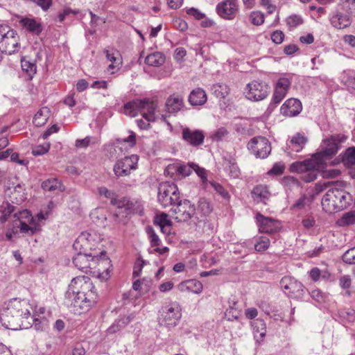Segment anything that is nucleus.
Listing matches in <instances>:
<instances>
[{"instance_id":"ea45409f","label":"nucleus","mask_w":355,"mask_h":355,"mask_svg":"<svg viewBox=\"0 0 355 355\" xmlns=\"http://www.w3.org/2000/svg\"><path fill=\"white\" fill-rule=\"evenodd\" d=\"M176 171L179 174L183 176L189 175L192 171H194L196 174L200 176V167L198 165L193 163H189L187 165H180L177 166Z\"/></svg>"},{"instance_id":"f3484780","label":"nucleus","mask_w":355,"mask_h":355,"mask_svg":"<svg viewBox=\"0 0 355 355\" xmlns=\"http://www.w3.org/2000/svg\"><path fill=\"white\" fill-rule=\"evenodd\" d=\"M200 176L201 187H203L205 189H208L209 191L214 189L217 193H218L222 198L225 199H228L230 198L228 191L225 188L223 187V185L216 181L209 180L207 179V172L202 168H201Z\"/></svg>"},{"instance_id":"13d9d810","label":"nucleus","mask_w":355,"mask_h":355,"mask_svg":"<svg viewBox=\"0 0 355 355\" xmlns=\"http://www.w3.org/2000/svg\"><path fill=\"white\" fill-rule=\"evenodd\" d=\"M302 225L306 229H310L315 225V217L313 215H307L302 220Z\"/></svg>"},{"instance_id":"6ab92c4d","label":"nucleus","mask_w":355,"mask_h":355,"mask_svg":"<svg viewBox=\"0 0 355 355\" xmlns=\"http://www.w3.org/2000/svg\"><path fill=\"white\" fill-rule=\"evenodd\" d=\"M142 105L141 107V115L148 121H155L157 119L155 112L157 107V105L155 102L144 98L141 100Z\"/></svg>"},{"instance_id":"ddd939ff","label":"nucleus","mask_w":355,"mask_h":355,"mask_svg":"<svg viewBox=\"0 0 355 355\" xmlns=\"http://www.w3.org/2000/svg\"><path fill=\"white\" fill-rule=\"evenodd\" d=\"M217 14L223 19H233L239 10L238 0H226L219 3L216 6Z\"/></svg>"},{"instance_id":"a18cd8bd","label":"nucleus","mask_w":355,"mask_h":355,"mask_svg":"<svg viewBox=\"0 0 355 355\" xmlns=\"http://www.w3.org/2000/svg\"><path fill=\"white\" fill-rule=\"evenodd\" d=\"M62 184L56 178L48 179L42 184V187L44 191H54L61 190Z\"/></svg>"},{"instance_id":"1a4fd4ad","label":"nucleus","mask_w":355,"mask_h":355,"mask_svg":"<svg viewBox=\"0 0 355 355\" xmlns=\"http://www.w3.org/2000/svg\"><path fill=\"white\" fill-rule=\"evenodd\" d=\"M248 148L258 158L267 157L271 150L269 141L263 137L251 139L248 144Z\"/></svg>"},{"instance_id":"c03bdc74","label":"nucleus","mask_w":355,"mask_h":355,"mask_svg":"<svg viewBox=\"0 0 355 355\" xmlns=\"http://www.w3.org/2000/svg\"><path fill=\"white\" fill-rule=\"evenodd\" d=\"M15 211V207L8 202H3L0 205V221L4 223L11 213Z\"/></svg>"},{"instance_id":"7c9ffc66","label":"nucleus","mask_w":355,"mask_h":355,"mask_svg":"<svg viewBox=\"0 0 355 355\" xmlns=\"http://www.w3.org/2000/svg\"><path fill=\"white\" fill-rule=\"evenodd\" d=\"M51 114V111L47 107H43L35 114L33 123L35 126L41 127L46 124Z\"/></svg>"},{"instance_id":"338daca9","label":"nucleus","mask_w":355,"mask_h":355,"mask_svg":"<svg viewBox=\"0 0 355 355\" xmlns=\"http://www.w3.org/2000/svg\"><path fill=\"white\" fill-rule=\"evenodd\" d=\"M340 286L343 288H349L351 286L352 280L349 276L344 275L340 278Z\"/></svg>"},{"instance_id":"4c0bfd02","label":"nucleus","mask_w":355,"mask_h":355,"mask_svg":"<svg viewBox=\"0 0 355 355\" xmlns=\"http://www.w3.org/2000/svg\"><path fill=\"white\" fill-rule=\"evenodd\" d=\"M252 196L254 200H259L266 203V200L270 197V192L268 188L263 185L256 186L252 192Z\"/></svg>"},{"instance_id":"a19ab883","label":"nucleus","mask_w":355,"mask_h":355,"mask_svg":"<svg viewBox=\"0 0 355 355\" xmlns=\"http://www.w3.org/2000/svg\"><path fill=\"white\" fill-rule=\"evenodd\" d=\"M336 224L340 227H345L355 224V210L350 211L339 218L336 221Z\"/></svg>"},{"instance_id":"72a5a7b5","label":"nucleus","mask_w":355,"mask_h":355,"mask_svg":"<svg viewBox=\"0 0 355 355\" xmlns=\"http://www.w3.org/2000/svg\"><path fill=\"white\" fill-rule=\"evenodd\" d=\"M331 24L336 28H345L351 24L349 16L347 15L336 14L331 19Z\"/></svg>"},{"instance_id":"412c9836","label":"nucleus","mask_w":355,"mask_h":355,"mask_svg":"<svg viewBox=\"0 0 355 355\" xmlns=\"http://www.w3.org/2000/svg\"><path fill=\"white\" fill-rule=\"evenodd\" d=\"M15 220L24 223L25 225L28 227L29 226L34 227V233L37 229V223L36 219L34 218L31 212L27 209L19 211L14 214Z\"/></svg>"},{"instance_id":"2eb2a0df","label":"nucleus","mask_w":355,"mask_h":355,"mask_svg":"<svg viewBox=\"0 0 355 355\" xmlns=\"http://www.w3.org/2000/svg\"><path fill=\"white\" fill-rule=\"evenodd\" d=\"M19 49V36L16 31L8 33L6 38H0V51L2 53L11 55L17 52Z\"/></svg>"},{"instance_id":"3c124183","label":"nucleus","mask_w":355,"mask_h":355,"mask_svg":"<svg viewBox=\"0 0 355 355\" xmlns=\"http://www.w3.org/2000/svg\"><path fill=\"white\" fill-rule=\"evenodd\" d=\"M303 21L302 17L297 15H291L286 19V24L291 28H296L301 25Z\"/></svg>"},{"instance_id":"9b49d317","label":"nucleus","mask_w":355,"mask_h":355,"mask_svg":"<svg viewBox=\"0 0 355 355\" xmlns=\"http://www.w3.org/2000/svg\"><path fill=\"white\" fill-rule=\"evenodd\" d=\"M105 254V251L101 252V257L80 252L73 257V263L78 269L87 271V269L94 268L96 263H103L104 261L103 257Z\"/></svg>"},{"instance_id":"e433bc0d","label":"nucleus","mask_w":355,"mask_h":355,"mask_svg":"<svg viewBox=\"0 0 355 355\" xmlns=\"http://www.w3.org/2000/svg\"><path fill=\"white\" fill-rule=\"evenodd\" d=\"M165 62V56L160 52H154L148 55L145 58V63L153 67H159Z\"/></svg>"},{"instance_id":"f704fd0d","label":"nucleus","mask_w":355,"mask_h":355,"mask_svg":"<svg viewBox=\"0 0 355 355\" xmlns=\"http://www.w3.org/2000/svg\"><path fill=\"white\" fill-rule=\"evenodd\" d=\"M281 284L285 291H288V294H293L302 289V285L300 282L290 278H283Z\"/></svg>"},{"instance_id":"bf43d9fd","label":"nucleus","mask_w":355,"mask_h":355,"mask_svg":"<svg viewBox=\"0 0 355 355\" xmlns=\"http://www.w3.org/2000/svg\"><path fill=\"white\" fill-rule=\"evenodd\" d=\"M260 4L268 14H272L276 10V6L272 3L271 0H260Z\"/></svg>"},{"instance_id":"e2e57ef3","label":"nucleus","mask_w":355,"mask_h":355,"mask_svg":"<svg viewBox=\"0 0 355 355\" xmlns=\"http://www.w3.org/2000/svg\"><path fill=\"white\" fill-rule=\"evenodd\" d=\"M284 34L282 31H275L271 34V40L275 44H281L284 41Z\"/></svg>"},{"instance_id":"7ed1b4c3","label":"nucleus","mask_w":355,"mask_h":355,"mask_svg":"<svg viewBox=\"0 0 355 355\" xmlns=\"http://www.w3.org/2000/svg\"><path fill=\"white\" fill-rule=\"evenodd\" d=\"M31 304L26 300L13 298L5 303V306L1 313V321L3 325L8 329L18 330L28 329V324H24V320L31 319Z\"/></svg>"},{"instance_id":"4d7b16f0","label":"nucleus","mask_w":355,"mask_h":355,"mask_svg":"<svg viewBox=\"0 0 355 355\" xmlns=\"http://www.w3.org/2000/svg\"><path fill=\"white\" fill-rule=\"evenodd\" d=\"M49 148H50L49 144L39 145L33 148L32 153L35 156L42 155L45 154L46 153H47L49 151Z\"/></svg>"},{"instance_id":"5fc2aeb1","label":"nucleus","mask_w":355,"mask_h":355,"mask_svg":"<svg viewBox=\"0 0 355 355\" xmlns=\"http://www.w3.org/2000/svg\"><path fill=\"white\" fill-rule=\"evenodd\" d=\"M285 170V164L282 162L275 163L272 168L268 171L269 175H280Z\"/></svg>"},{"instance_id":"b1692460","label":"nucleus","mask_w":355,"mask_h":355,"mask_svg":"<svg viewBox=\"0 0 355 355\" xmlns=\"http://www.w3.org/2000/svg\"><path fill=\"white\" fill-rule=\"evenodd\" d=\"M19 24L27 31L39 35L42 31V25L33 18L24 17L19 21Z\"/></svg>"},{"instance_id":"49530a36","label":"nucleus","mask_w":355,"mask_h":355,"mask_svg":"<svg viewBox=\"0 0 355 355\" xmlns=\"http://www.w3.org/2000/svg\"><path fill=\"white\" fill-rule=\"evenodd\" d=\"M94 235L90 232H83L76 240L73 246L75 248H78V246L85 245L87 247V244H89L94 241Z\"/></svg>"},{"instance_id":"5701e85b","label":"nucleus","mask_w":355,"mask_h":355,"mask_svg":"<svg viewBox=\"0 0 355 355\" xmlns=\"http://www.w3.org/2000/svg\"><path fill=\"white\" fill-rule=\"evenodd\" d=\"M105 52L106 53L107 60L111 62V64L107 67V71L111 74H113L121 68L122 64L121 58L117 51L110 52V51L106 50Z\"/></svg>"},{"instance_id":"4468645a","label":"nucleus","mask_w":355,"mask_h":355,"mask_svg":"<svg viewBox=\"0 0 355 355\" xmlns=\"http://www.w3.org/2000/svg\"><path fill=\"white\" fill-rule=\"evenodd\" d=\"M343 163V165L350 168V174L353 178H355V147H349L339 156L332 161V165H336Z\"/></svg>"},{"instance_id":"a878e982","label":"nucleus","mask_w":355,"mask_h":355,"mask_svg":"<svg viewBox=\"0 0 355 355\" xmlns=\"http://www.w3.org/2000/svg\"><path fill=\"white\" fill-rule=\"evenodd\" d=\"M183 104V98L173 94L166 100V108L169 113H176L182 109Z\"/></svg>"},{"instance_id":"8fccbe9b","label":"nucleus","mask_w":355,"mask_h":355,"mask_svg":"<svg viewBox=\"0 0 355 355\" xmlns=\"http://www.w3.org/2000/svg\"><path fill=\"white\" fill-rule=\"evenodd\" d=\"M250 22L256 26H260L264 22V15L259 11L252 12L250 15Z\"/></svg>"},{"instance_id":"aec40b11","label":"nucleus","mask_w":355,"mask_h":355,"mask_svg":"<svg viewBox=\"0 0 355 355\" xmlns=\"http://www.w3.org/2000/svg\"><path fill=\"white\" fill-rule=\"evenodd\" d=\"M6 195L12 203L20 204L26 199L24 189L19 184L13 187H8L6 190Z\"/></svg>"},{"instance_id":"79ce46f5","label":"nucleus","mask_w":355,"mask_h":355,"mask_svg":"<svg viewBox=\"0 0 355 355\" xmlns=\"http://www.w3.org/2000/svg\"><path fill=\"white\" fill-rule=\"evenodd\" d=\"M122 202H124L123 207H126L127 209H129L130 211L135 214H137L140 216L144 214V207L142 205L137 201L128 200L126 199H123Z\"/></svg>"},{"instance_id":"052dcab7","label":"nucleus","mask_w":355,"mask_h":355,"mask_svg":"<svg viewBox=\"0 0 355 355\" xmlns=\"http://www.w3.org/2000/svg\"><path fill=\"white\" fill-rule=\"evenodd\" d=\"M77 13V11L73 10L69 8H67L58 14V18L60 22H62L70 15H76Z\"/></svg>"},{"instance_id":"c9c22d12","label":"nucleus","mask_w":355,"mask_h":355,"mask_svg":"<svg viewBox=\"0 0 355 355\" xmlns=\"http://www.w3.org/2000/svg\"><path fill=\"white\" fill-rule=\"evenodd\" d=\"M307 139L300 133L294 135L290 141L289 148L291 150L298 153L304 148Z\"/></svg>"},{"instance_id":"2f4dec72","label":"nucleus","mask_w":355,"mask_h":355,"mask_svg":"<svg viewBox=\"0 0 355 355\" xmlns=\"http://www.w3.org/2000/svg\"><path fill=\"white\" fill-rule=\"evenodd\" d=\"M178 287L182 292H189L196 294L200 293V282L195 279L182 282L179 284Z\"/></svg>"},{"instance_id":"f257e3e1","label":"nucleus","mask_w":355,"mask_h":355,"mask_svg":"<svg viewBox=\"0 0 355 355\" xmlns=\"http://www.w3.org/2000/svg\"><path fill=\"white\" fill-rule=\"evenodd\" d=\"M347 137L343 134H336L324 139L321 145V150L313 155L311 158L303 162H296L290 166V171L297 173L300 178L306 182L314 181L318 172L326 166V160L331 159L337 154L340 146L344 143Z\"/></svg>"},{"instance_id":"864d4df0","label":"nucleus","mask_w":355,"mask_h":355,"mask_svg":"<svg viewBox=\"0 0 355 355\" xmlns=\"http://www.w3.org/2000/svg\"><path fill=\"white\" fill-rule=\"evenodd\" d=\"M344 262L349 264L355 263V247L348 250L343 255Z\"/></svg>"},{"instance_id":"473e14b6","label":"nucleus","mask_w":355,"mask_h":355,"mask_svg":"<svg viewBox=\"0 0 355 355\" xmlns=\"http://www.w3.org/2000/svg\"><path fill=\"white\" fill-rule=\"evenodd\" d=\"M182 138L193 146H198L200 144V131H192L189 128H184L182 131Z\"/></svg>"},{"instance_id":"393cba45","label":"nucleus","mask_w":355,"mask_h":355,"mask_svg":"<svg viewBox=\"0 0 355 355\" xmlns=\"http://www.w3.org/2000/svg\"><path fill=\"white\" fill-rule=\"evenodd\" d=\"M254 337L257 342L263 341L266 334V325L265 322L260 319H256L252 322Z\"/></svg>"},{"instance_id":"c85d7f7f","label":"nucleus","mask_w":355,"mask_h":355,"mask_svg":"<svg viewBox=\"0 0 355 355\" xmlns=\"http://www.w3.org/2000/svg\"><path fill=\"white\" fill-rule=\"evenodd\" d=\"M21 67L29 79H32L37 71V66L33 60L24 56L21 58Z\"/></svg>"},{"instance_id":"6e6d98bb","label":"nucleus","mask_w":355,"mask_h":355,"mask_svg":"<svg viewBox=\"0 0 355 355\" xmlns=\"http://www.w3.org/2000/svg\"><path fill=\"white\" fill-rule=\"evenodd\" d=\"M189 102L192 105H200V89H193L189 96Z\"/></svg>"},{"instance_id":"a211bd4d","label":"nucleus","mask_w":355,"mask_h":355,"mask_svg":"<svg viewBox=\"0 0 355 355\" xmlns=\"http://www.w3.org/2000/svg\"><path fill=\"white\" fill-rule=\"evenodd\" d=\"M280 110L284 116H295L302 110L301 102L296 98H289L282 105Z\"/></svg>"},{"instance_id":"6e6552de","label":"nucleus","mask_w":355,"mask_h":355,"mask_svg":"<svg viewBox=\"0 0 355 355\" xmlns=\"http://www.w3.org/2000/svg\"><path fill=\"white\" fill-rule=\"evenodd\" d=\"M344 196L341 191L338 189H329L322 199L323 209L328 213L335 212L343 206L340 205L341 198Z\"/></svg>"},{"instance_id":"f03ea898","label":"nucleus","mask_w":355,"mask_h":355,"mask_svg":"<svg viewBox=\"0 0 355 355\" xmlns=\"http://www.w3.org/2000/svg\"><path fill=\"white\" fill-rule=\"evenodd\" d=\"M98 299L95 286L89 277L73 278L64 294V304L75 314L80 315L89 310Z\"/></svg>"},{"instance_id":"f8f14e48","label":"nucleus","mask_w":355,"mask_h":355,"mask_svg":"<svg viewBox=\"0 0 355 355\" xmlns=\"http://www.w3.org/2000/svg\"><path fill=\"white\" fill-rule=\"evenodd\" d=\"M255 218L259 232L270 234L278 232L282 228L281 222L272 218L260 213H257Z\"/></svg>"},{"instance_id":"58836bf2","label":"nucleus","mask_w":355,"mask_h":355,"mask_svg":"<svg viewBox=\"0 0 355 355\" xmlns=\"http://www.w3.org/2000/svg\"><path fill=\"white\" fill-rule=\"evenodd\" d=\"M28 227L25 225L24 223L20 221L13 220L12 224L9 225V227L13 230L14 233H15L17 236L19 233L28 234H34V227L29 226Z\"/></svg>"},{"instance_id":"4be33fe9","label":"nucleus","mask_w":355,"mask_h":355,"mask_svg":"<svg viewBox=\"0 0 355 355\" xmlns=\"http://www.w3.org/2000/svg\"><path fill=\"white\" fill-rule=\"evenodd\" d=\"M107 211L103 207H97L90 213V218L94 223L99 227H105L107 225Z\"/></svg>"},{"instance_id":"20e7f679","label":"nucleus","mask_w":355,"mask_h":355,"mask_svg":"<svg viewBox=\"0 0 355 355\" xmlns=\"http://www.w3.org/2000/svg\"><path fill=\"white\" fill-rule=\"evenodd\" d=\"M180 199V192L175 184L163 182L159 184L157 200L164 208L172 207Z\"/></svg>"},{"instance_id":"bb28decb","label":"nucleus","mask_w":355,"mask_h":355,"mask_svg":"<svg viewBox=\"0 0 355 355\" xmlns=\"http://www.w3.org/2000/svg\"><path fill=\"white\" fill-rule=\"evenodd\" d=\"M134 318V313H131L129 315L121 317L118 320H116L112 324V325H111L108 328L107 332L109 334H114L120 331L121 329L124 328L127 324H128Z\"/></svg>"},{"instance_id":"603ef678","label":"nucleus","mask_w":355,"mask_h":355,"mask_svg":"<svg viewBox=\"0 0 355 355\" xmlns=\"http://www.w3.org/2000/svg\"><path fill=\"white\" fill-rule=\"evenodd\" d=\"M227 135V130L225 128L222 127L212 132L210 137L214 141H219L226 137Z\"/></svg>"},{"instance_id":"0eeeda50","label":"nucleus","mask_w":355,"mask_h":355,"mask_svg":"<svg viewBox=\"0 0 355 355\" xmlns=\"http://www.w3.org/2000/svg\"><path fill=\"white\" fill-rule=\"evenodd\" d=\"M181 308L177 303H171L163 308L161 317L159 318L160 324L168 327L175 326L180 320L182 313Z\"/></svg>"},{"instance_id":"680f3d73","label":"nucleus","mask_w":355,"mask_h":355,"mask_svg":"<svg viewBox=\"0 0 355 355\" xmlns=\"http://www.w3.org/2000/svg\"><path fill=\"white\" fill-rule=\"evenodd\" d=\"M324 168L321 170V171H322L323 177L327 178H336L338 175H340L341 173V171L339 169H331V170H324ZM319 171H320V170Z\"/></svg>"},{"instance_id":"dca6fc26","label":"nucleus","mask_w":355,"mask_h":355,"mask_svg":"<svg viewBox=\"0 0 355 355\" xmlns=\"http://www.w3.org/2000/svg\"><path fill=\"white\" fill-rule=\"evenodd\" d=\"M291 84V80L287 77H281L277 80L272 98V103L279 104L285 98Z\"/></svg>"},{"instance_id":"09e8293b","label":"nucleus","mask_w":355,"mask_h":355,"mask_svg":"<svg viewBox=\"0 0 355 355\" xmlns=\"http://www.w3.org/2000/svg\"><path fill=\"white\" fill-rule=\"evenodd\" d=\"M154 224L162 228H164V225H172L171 221L168 218V214L165 213L157 215L154 220Z\"/></svg>"},{"instance_id":"c756f323","label":"nucleus","mask_w":355,"mask_h":355,"mask_svg":"<svg viewBox=\"0 0 355 355\" xmlns=\"http://www.w3.org/2000/svg\"><path fill=\"white\" fill-rule=\"evenodd\" d=\"M141 105L142 103L140 99L134 100L124 105V114L130 117L136 116L139 112L141 114Z\"/></svg>"},{"instance_id":"0e129e2a","label":"nucleus","mask_w":355,"mask_h":355,"mask_svg":"<svg viewBox=\"0 0 355 355\" xmlns=\"http://www.w3.org/2000/svg\"><path fill=\"white\" fill-rule=\"evenodd\" d=\"M201 26L205 28H214L216 26L215 22L201 13Z\"/></svg>"},{"instance_id":"37998d69","label":"nucleus","mask_w":355,"mask_h":355,"mask_svg":"<svg viewBox=\"0 0 355 355\" xmlns=\"http://www.w3.org/2000/svg\"><path fill=\"white\" fill-rule=\"evenodd\" d=\"M270 241L265 236H258L254 239V249L257 252H264L270 246Z\"/></svg>"},{"instance_id":"9d476101","label":"nucleus","mask_w":355,"mask_h":355,"mask_svg":"<svg viewBox=\"0 0 355 355\" xmlns=\"http://www.w3.org/2000/svg\"><path fill=\"white\" fill-rule=\"evenodd\" d=\"M139 157L136 155L119 159L114 166V172L117 177H124L130 174L132 170L137 167Z\"/></svg>"},{"instance_id":"39448f33","label":"nucleus","mask_w":355,"mask_h":355,"mask_svg":"<svg viewBox=\"0 0 355 355\" xmlns=\"http://www.w3.org/2000/svg\"><path fill=\"white\" fill-rule=\"evenodd\" d=\"M269 86L261 80H252L249 83L244 90L245 97L252 101H259L265 99L269 94Z\"/></svg>"},{"instance_id":"cd10ccee","label":"nucleus","mask_w":355,"mask_h":355,"mask_svg":"<svg viewBox=\"0 0 355 355\" xmlns=\"http://www.w3.org/2000/svg\"><path fill=\"white\" fill-rule=\"evenodd\" d=\"M98 193L99 196L110 199L111 200L112 205H115L119 208H121L123 207L124 202H122V200L117 199L116 198V193L113 191L108 189L107 187H98Z\"/></svg>"},{"instance_id":"774afa93","label":"nucleus","mask_w":355,"mask_h":355,"mask_svg":"<svg viewBox=\"0 0 355 355\" xmlns=\"http://www.w3.org/2000/svg\"><path fill=\"white\" fill-rule=\"evenodd\" d=\"M300 42L306 44H312L314 42V37L311 33H307L300 37Z\"/></svg>"},{"instance_id":"de8ad7c7","label":"nucleus","mask_w":355,"mask_h":355,"mask_svg":"<svg viewBox=\"0 0 355 355\" xmlns=\"http://www.w3.org/2000/svg\"><path fill=\"white\" fill-rule=\"evenodd\" d=\"M146 233L148 234V240L150 241L151 247H157L159 246L162 243V241L158 236V235L155 233V230L153 227L148 226L146 228Z\"/></svg>"},{"instance_id":"69168bd1","label":"nucleus","mask_w":355,"mask_h":355,"mask_svg":"<svg viewBox=\"0 0 355 355\" xmlns=\"http://www.w3.org/2000/svg\"><path fill=\"white\" fill-rule=\"evenodd\" d=\"M15 31L12 29L8 25L0 24V37L1 38H6L8 33L10 32H15Z\"/></svg>"},{"instance_id":"423d86ee","label":"nucleus","mask_w":355,"mask_h":355,"mask_svg":"<svg viewBox=\"0 0 355 355\" xmlns=\"http://www.w3.org/2000/svg\"><path fill=\"white\" fill-rule=\"evenodd\" d=\"M173 218L178 222L189 220L195 214L196 209L188 200H180L171 207Z\"/></svg>"}]
</instances>
